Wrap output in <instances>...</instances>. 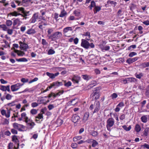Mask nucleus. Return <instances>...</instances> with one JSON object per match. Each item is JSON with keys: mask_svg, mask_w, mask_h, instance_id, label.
<instances>
[{"mask_svg": "<svg viewBox=\"0 0 149 149\" xmlns=\"http://www.w3.org/2000/svg\"><path fill=\"white\" fill-rule=\"evenodd\" d=\"M100 87H98L95 88L93 90V93L90 95V97L92 98V101H94L98 99L100 97Z\"/></svg>", "mask_w": 149, "mask_h": 149, "instance_id": "f257e3e1", "label": "nucleus"}, {"mask_svg": "<svg viewBox=\"0 0 149 149\" xmlns=\"http://www.w3.org/2000/svg\"><path fill=\"white\" fill-rule=\"evenodd\" d=\"M86 39H82L81 45L85 49H88L90 47L93 48L95 45L93 43H90Z\"/></svg>", "mask_w": 149, "mask_h": 149, "instance_id": "f03ea898", "label": "nucleus"}, {"mask_svg": "<svg viewBox=\"0 0 149 149\" xmlns=\"http://www.w3.org/2000/svg\"><path fill=\"white\" fill-rule=\"evenodd\" d=\"M61 32L57 31L54 33L50 36H48L49 39H51L52 41H56L57 39H60L62 36Z\"/></svg>", "mask_w": 149, "mask_h": 149, "instance_id": "7ed1b4c3", "label": "nucleus"}, {"mask_svg": "<svg viewBox=\"0 0 149 149\" xmlns=\"http://www.w3.org/2000/svg\"><path fill=\"white\" fill-rule=\"evenodd\" d=\"M107 129L109 130V129L112 127L114 124V119L112 118H109L107 120Z\"/></svg>", "mask_w": 149, "mask_h": 149, "instance_id": "20e7f679", "label": "nucleus"}, {"mask_svg": "<svg viewBox=\"0 0 149 149\" xmlns=\"http://www.w3.org/2000/svg\"><path fill=\"white\" fill-rule=\"evenodd\" d=\"M15 1L18 6H27L29 5L27 0H22V1L18 0Z\"/></svg>", "mask_w": 149, "mask_h": 149, "instance_id": "39448f33", "label": "nucleus"}, {"mask_svg": "<svg viewBox=\"0 0 149 149\" xmlns=\"http://www.w3.org/2000/svg\"><path fill=\"white\" fill-rule=\"evenodd\" d=\"M23 84H21L19 83L12 85L11 86V90L12 91H15L18 90L20 88V86L23 85Z\"/></svg>", "mask_w": 149, "mask_h": 149, "instance_id": "423d86ee", "label": "nucleus"}, {"mask_svg": "<svg viewBox=\"0 0 149 149\" xmlns=\"http://www.w3.org/2000/svg\"><path fill=\"white\" fill-rule=\"evenodd\" d=\"M64 92V91L62 90L59 91L56 94H55L53 92H51L48 95V97L50 98L52 97H56L57 96H60L61 94H63Z\"/></svg>", "mask_w": 149, "mask_h": 149, "instance_id": "0eeeda50", "label": "nucleus"}, {"mask_svg": "<svg viewBox=\"0 0 149 149\" xmlns=\"http://www.w3.org/2000/svg\"><path fill=\"white\" fill-rule=\"evenodd\" d=\"M19 42V44L20 45V49L24 51H26V49L28 48V45L21 41Z\"/></svg>", "mask_w": 149, "mask_h": 149, "instance_id": "6e6552de", "label": "nucleus"}, {"mask_svg": "<svg viewBox=\"0 0 149 149\" xmlns=\"http://www.w3.org/2000/svg\"><path fill=\"white\" fill-rule=\"evenodd\" d=\"M38 18V13H35L33 14L32 17L30 20L31 23H34L36 21V19Z\"/></svg>", "mask_w": 149, "mask_h": 149, "instance_id": "1a4fd4ad", "label": "nucleus"}, {"mask_svg": "<svg viewBox=\"0 0 149 149\" xmlns=\"http://www.w3.org/2000/svg\"><path fill=\"white\" fill-rule=\"evenodd\" d=\"M10 15L15 16H17L18 15H20L24 17H25L28 15L27 14L25 13L24 12V13H23V14H22L20 13H17L16 11H14L13 12L10 13Z\"/></svg>", "mask_w": 149, "mask_h": 149, "instance_id": "9d476101", "label": "nucleus"}, {"mask_svg": "<svg viewBox=\"0 0 149 149\" xmlns=\"http://www.w3.org/2000/svg\"><path fill=\"white\" fill-rule=\"evenodd\" d=\"M125 106L124 103L123 102H120L116 106V108L115 109V111L116 112H118L120 110V107H122Z\"/></svg>", "mask_w": 149, "mask_h": 149, "instance_id": "9b49d317", "label": "nucleus"}, {"mask_svg": "<svg viewBox=\"0 0 149 149\" xmlns=\"http://www.w3.org/2000/svg\"><path fill=\"white\" fill-rule=\"evenodd\" d=\"M59 72H58L55 74L50 73L49 72H46V74L50 78L53 79L55 78V77L57 76L59 74Z\"/></svg>", "mask_w": 149, "mask_h": 149, "instance_id": "f8f14e48", "label": "nucleus"}, {"mask_svg": "<svg viewBox=\"0 0 149 149\" xmlns=\"http://www.w3.org/2000/svg\"><path fill=\"white\" fill-rule=\"evenodd\" d=\"M7 111L4 109H2L1 111V114L3 116H5L6 118H9V110L7 108Z\"/></svg>", "mask_w": 149, "mask_h": 149, "instance_id": "ddd939ff", "label": "nucleus"}, {"mask_svg": "<svg viewBox=\"0 0 149 149\" xmlns=\"http://www.w3.org/2000/svg\"><path fill=\"white\" fill-rule=\"evenodd\" d=\"M80 119L79 116L76 114L72 116V120L74 123H76L78 122Z\"/></svg>", "mask_w": 149, "mask_h": 149, "instance_id": "4468645a", "label": "nucleus"}, {"mask_svg": "<svg viewBox=\"0 0 149 149\" xmlns=\"http://www.w3.org/2000/svg\"><path fill=\"white\" fill-rule=\"evenodd\" d=\"M138 58V57H135L132 58H129L127 60L126 62L129 64H130L137 61Z\"/></svg>", "mask_w": 149, "mask_h": 149, "instance_id": "2eb2a0df", "label": "nucleus"}, {"mask_svg": "<svg viewBox=\"0 0 149 149\" xmlns=\"http://www.w3.org/2000/svg\"><path fill=\"white\" fill-rule=\"evenodd\" d=\"M27 124V125L31 126V129H32L33 127V126L35 125V124L33 122H32V120H31L30 119H29L25 122Z\"/></svg>", "mask_w": 149, "mask_h": 149, "instance_id": "dca6fc26", "label": "nucleus"}, {"mask_svg": "<svg viewBox=\"0 0 149 149\" xmlns=\"http://www.w3.org/2000/svg\"><path fill=\"white\" fill-rule=\"evenodd\" d=\"M13 126L14 128L16 129H17L19 127H22V129L24 128V126L23 125L18 124L17 123H15L13 124Z\"/></svg>", "mask_w": 149, "mask_h": 149, "instance_id": "f3484780", "label": "nucleus"}, {"mask_svg": "<svg viewBox=\"0 0 149 149\" xmlns=\"http://www.w3.org/2000/svg\"><path fill=\"white\" fill-rule=\"evenodd\" d=\"M0 28H2L4 31H7V33L9 34V29L6 25H0Z\"/></svg>", "mask_w": 149, "mask_h": 149, "instance_id": "a211bd4d", "label": "nucleus"}, {"mask_svg": "<svg viewBox=\"0 0 149 149\" xmlns=\"http://www.w3.org/2000/svg\"><path fill=\"white\" fill-rule=\"evenodd\" d=\"M80 77L78 76H74L72 78V80L74 83H78Z\"/></svg>", "mask_w": 149, "mask_h": 149, "instance_id": "6ab92c4d", "label": "nucleus"}, {"mask_svg": "<svg viewBox=\"0 0 149 149\" xmlns=\"http://www.w3.org/2000/svg\"><path fill=\"white\" fill-rule=\"evenodd\" d=\"M0 89L3 91H9V86L8 85L6 86L0 85Z\"/></svg>", "mask_w": 149, "mask_h": 149, "instance_id": "aec40b11", "label": "nucleus"}, {"mask_svg": "<svg viewBox=\"0 0 149 149\" xmlns=\"http://www.w3.org/2000/svg\"><path fill=\"white\" fill-rule=\"evenodd\" d=\"M82 77L86 81L91 79L92 77V76L87 74L82 75Z\"/></svg>", "mask_w": 149, "mask_h": 149, "instance_id": "412c9836", "label": "nucleus"}, {"mask_svg": "<svg viewBox=\"0 0 149 149\" xmlns=\"http://www.w3.org/2000/svg\"><path fill=\"white\" fill-rule=\"evenodd\" d=\"M140 67L141 68H144L149 66V61L147 62L142 63L140 65Z\"/></svg>", "mask_w": 149, "mask_h": 149, "instance_id": "4be33fe9", "label": "nucleus"}, {"mask_svg": "<svg viewBox=\"0 0 149 149\" xmlns=\"http://www.w3.org/2000/svg\"><path fill=\"white\" fill-rule=\"evenodd\" d=\"M89 116V113L88 112H86L84 113L83 120L86 121L88 119V118Z\"/></svg>", "mask_w": 149, "mask_h": 149, "instance_id": "5701e85b", "label": "nucleus"}, {"mask_svg": "<svg viewBox=\"0 0 149 149\" xmlns=\"http://www.w3.org/2000/svg\"><path fill=\"white\" fill-rule=\"evenodd\" d=\"M17 11L16 12L17 13H23L24 12V9L23 7H19L17 9Z\"/></svg>", "mask_w": 149, "mask_h": 149, "instance_id": "b1692460", "label": "nucleus"}, {"mask_svg": "<svg viewBox=\"0 0 149 149\" xmlns=\"http://www.w3.org/2000/svg\"><path fill=\"white\" fill-rule=\"evenodd\" d=\"M35 30L33 29H31L28 30L26 33L28 34H31L35 33H36Z\"/></svg>", "mask_w": 149, "mask_h": 149, "instance_id": "393cba45", "label": "nucleus"}, {"mask_svg": "<svg viewBox=\"0 0 149 149\" xmlns=\"http://www.w3.org/2000/svg\"><path fill=\"white\" fill-rule=\"evenodd\" d=\"M15 52L17 53L19 56H23L24 54V52L16 49H15Z\"/></svg>", "mask_w": 149, "mask_h": 149, "instance_id": "a878e982", "label": "nucleus"}, {"mask_svg": "<svg viewBox=\"0 0 149 149\" xmlns=\"http://www.w3.org/2000/svg\"><path fill=\"white\" fill-rule=\"evenodd\" d=\"M83 36H88V38H85V39H86V40H90V38L91 37V35H90V33L89 32L87 31V32H86L85 33H84L83 35Z\"/></svg>", "mask_w": 149, "mask_h": 149, "instance_id": "bb28decb", "label": "nucleus"}, {"mask_svg": "<svg viewBox=\"0 0 149 149\" xmlns=\"http://www.w3.org/2000/svg\"><path fill=\"white\" fill-rule=\"evenodd\" d=\"M101 10V8L99 6H95L93 10V11L95 14L97 13V12H99Z\"/></svg>", "mask_w": 149, "mask_h": 149, "instance_id": "cd10ccee", "label": "nucleus"}, {"mask_svg": "<svg viewBox=\"0 0 149 149\" xmlns=\"http://www.w3.org/2000/svg\"><path fill=\"white\" fill-rule=\"evenodd\" d=\"M16 60L18 62H27L28 60L25 58H22L19 59L16 58Z\"/></svg>", "mask_w": 149, "mask_h": 149, "instance_id": "c85d7f7f", "label": "nucleus"}, {"mask_svg": "<svg viewBox=\"0 0 149 149\" xmlns=\"http://www.w3.org/2000/svg\"><path fill=\"white\" fill-rule=\"evenodd\" d=\"M21 117L25 119V122L29 119L26 116V114L25 112L21 114Z\"/></svg>", "mask_w": 149, "mask_h": 149, "instance_id": "c756f323", "label": "nucleus"}, {"mask_svg": "<svg viewBox=\"0 0 149 149\" xmlns=\"http://www.w3.org/2000/svg\"><path fill=\"white\" fill-rule=\"evenodd\" d=\"M67 15V12L64 10H62L59 16L60 17H63Z\"/></svg>", "mask_w": 149, "mask_h": 149, "instance_id": "7c9ffc66", "label": "nucleus"}, {"mask_svg": "<svg viewBox=\"0 0 149 149\" xmlns=\"http://www.w3.org/2000/svg\"><path fill=\"white\" fill-rule=\"evenodd\" d=\"M72 27H67L64 29L63 31L64 33H67L68 31H72Z\"/></svg>", "mask_w": 149, "mask_h": 149, "instance_id": "2f4dec72", "label": "nucleus"}, {"mask_svg": "<svg viewBox=\"0 0 149 149\" xmlns=\"http://www.w3.org/2000/svg\"><path fill=\"white\" fill-rule=\"evenodd\" d=\"M72 85L71 82L70 81H68V82H66V81H64V85L65 86L68 87Z\"/></svg>", "mask_w": 149, "mask_h": 149, "instance_id": "473e14b6", "label": "nucleus"}, {"mask_svg": "<svg viewBox=\"0 0 149 149\" xmlns=\"http://www.w3.org/2000/svg\"><path fill=\"white\" fill-rule=\"evenodd\" d=\"M141 121L144 123H146L147 120V118L146 116H142L141 118Z\"/></svg>", "mask_w": 149, "mask_h": 149, "instance_id": "72a5a7b5", "label": "nucleus"}, {"mask_svg": "<svg viewBox=\"0 0 149 149\" xmlns=\"http://www.w3.org/2000/svg\"><path fill=\"white\" fill-rule=\"evenodd\" d=\"M122 127L124 130L126 131H130L131 128V125H130L128 127H127L126 125H124L122 126Z\"/></svg>", "mask_w": 149, "mask_h": 149, "instance_id": "f704fd0d", "label": "nucleus"}, {"mask_svg": "<svg viewBox=\"0 0 149 149\" xmlns=\"http://www.w3.org/2000/svg\"><path fill=\"white\" fill-rule=\"evenodd\" d=\"M38 110L34 109H33L31 110L30 112L31 114L32 115H35L37 113Z\"/></svg>", "mask_w": 149, "mask_h": 149, "instance_id": "c9c22d12", "label": "nucleus"}, {"mask_svg": "<svg viewBox=\"0 0 149 149\" xmlns=\"http://www.w3.org/2000/svg\"><path fill=\"white\" fill-rule=\"evenodd\" d=\"M135 129L136 131L137 132H139L141 130V128L139 125L136 124V125Z\"/></svg>", "mask_w": 149, "mask_h": 149, "instance_id": "e433bc0d", "label": "nucleus"}, {"mask_svg": "<svg viewBox=\"0 0 149 149\" xmlns=\"http://www.w3.org/2000/svg\"><path fill=\"white\" fill-rule=\"evenodd\" d=\"M135 75L136 78L140 79L141 77L143 76V74L142 73H140L139 74L136 73L135 74Z\"/></svg>", "mask_w": 149, "mask_h": 149, "instance_id": "4c0bfd02", "label": "nucleus"}, {"mask_svg": "<svg viewBox=\"0 0 149 149\" xmlns=\"http://www.w3.org/2000/svg\"><path fill=\"white\" fill-rule=\"evenodd\" d=\"M91 134L93 136L95 137L97 136L98 133L97 132L93 130L91 132Z\"/></svg>", "mask_w": 149, "mask_h": 149, "instance_id": "58836bf2", "label": "nucleus"}, {"mask_svg": "<svg viewBox=\"0 0 149 149\" xmlns=\"http://www.w3.org/2000/svg\"><path fill=\"white\" fill-rule=\"evenodd\" d=\"M149 128H146L143 131V134L145 136H147L149 132L148 129Z\"/></svg>", "mask_w": 149, "mask_h": 149, "instance_id": "ea45409f", "label": "nucleus"}, {"mask_svg": "<svg viewBox=\"0 0 149 149\" xmlns=\"http://www.w3.org/2000/svg\"><path fill=\"white\" fill-rule=\"evenodd\" d=\"M12 141L17 143L18 141V140L17 137V136L16 135H13L12 137Z\"/></svg>", "mask_w": 149, "mask_h": 149, "instance_id": "a19ab883", "label": "nucleus"}, {"mask_svg": "<svg viewBox=\"0 0 149 149\" xmlns=\"http://www.w3.org/2000/svg\"><path fill=\"white\" fill-rule=\"evenodd\" d=\"M58 81H56L53 82L52 84L54 88H56L57 87L59 86Z\"/></svg>", "mask_w": 149, "mask_h": 149, "instance_id": "79ce46f5", "label": "nucleus"}, {"mask_svg": "<svg viewBox=\"0 0 149 149\" xmlns=\"http://www.w3.org/2000/svg\"><path fill=\"white\" fill-rule=\"evenodd\" d=\"M56 122L58 125H60L62 124L63 121L61 119H57V120H56Z\"/></svg>", "mask_w": 149, "mask_h": 149, "instance_id": "37998d69", "label": "nucleus"}, {"mask_svg": "<svg viewBox=\"0 0 149 149\" xmlns=\"http://www.w3.org/2000/svg\"><path fill=\"white\" fill-rule=\"evenodd\" d=\"M82 137L81 136H76L73 138L74 141H76L77 140H79L81 139Z\"/></svg>", "mask_w": 149, "mask_h": 149, "instance_id": "c03bdc74", "label": "nucleus"}, {"mask_svg": "<svg viewBox=\"0 0 149 149\" xmlns=\"http://www.w3.org/2000/svg\"><path fill=\"white\" fill-rule=\"evenodd\" d=\"M18 1V0H14L11 3V6L13 8H15L16 7V6L15 4V3H16V2L15 1Z\"/></svg>", "mask_w": 149, "mask_h": 149, "instance_id": "a18cd8bd", "label": "nucleus"}, {"mask_svg": "<svg viewBox=\"0 0 149 149\" xmlns=\"http://www.w3.org/2000/svg\"><path fill=\"white\" fill-rule=\"evenodd\" d=\"M36 118L41 119L43 118V116L42 113H40L38 114V116L35 117Z\"/></svg>", "mask_w": 149, "mask_h": 149, "instance_id": "49530a36", "label": "nucleus"}, {"mask_svg": "<svg viewBox=\"0 0 149 149\" xmlns=\"http://www.w3.org/2000/svg\"><path fill=\"white\" fill-rule=\"evenodd\" d=\"M94 105L95 107H100L99 102L97 100L95 101Z\"/></svg>", "mask_w": 149, "mask_h": 149, "instance_id": "de8ad7c7", "label": "nucleus"}, {"mask_svg": "<svg viewBox=\"0 0 149 149\" xmlns=\"http://www.w3.org/2000/svg\"><path fill=\"white\" fill-rule=\"evenodd\" d=\"M55 53V51L54 50L52 49H50L49 50L48 54L49 55H51L54 54Z\"/></svg>", "mask_w": 149, "mask_h": 149, "instance_id": "09e8293b", "label": "nucleus"}, {"mask_svg": "<svg viewBox=\"0 0 149 149\" xmlns=\"http://www.w3.org/2000/svg\"><path fill=\"white\" fill-rule=\"evenodd\" d=\"M98 142L95 140H93V143L92 144V146L93 147H95V146L98 144Z\"/></svg>", "mask_w": 149, "mask_h": 149, "instance_id": "8fccbe9b", "label": "nucleus"}, {"mask_svg": "<svg viewBox=\"0 0 149 149\" xmlns=\"http://www.w3.org/2000/svg\"><path fill=\"white\" fill-rule=\"evenodd\" d=\"M38 105V104L36 102H33L31 104V106L33 108H34L37 107Z\"/></svg>", "mask_w": 149, "mask_h": 149, "instance_id": "3c124183", "label": "nucleus"}, {"mask_svg": "<svg viewBox=\"0 0 149 149\" xmlns=\"http://www.w3.org/2000/svg\"><path fill=\"white\" fill-rule=\"evenodd\" d=\"M127 78V81L130 82H134L135 80V79L132 77Z\"/></svg>", "mask_w": 149, "mask_h": 149, "instance_id": "603ef678", "label": "nucleus"}, {"mask_svg": "<svg viewBox=\"0 0 149 149\" xmlns=\"http://www.w3.org/2000/svg\"><path fill=\"white\" fill-rule=\"evenodd\" d=\"M137 54V53L134 52H132L130 53L129 54V56L130 57H132Z\"/></svg>", "mask_w": 149, "mask_h": 149, "instance_id": "864d4df0", "label": "nucleus"}, {"mask_svg": "<svg viewBox=\"0 0 149 149\" xmlns=\"http://www.w3.org/2000/svg\"><path fill=\"white\" fill-rule=\"evenodd\" d=\"M80 12L78 10H75L74 12V13L75 14V15L77 16H79L80 15Z\"/></svg>", "mask_w": 149, "mask_h": 149, "instance_id": "5fc2aeb1", "label": "nucleus"}, {"mask_svg": "<svg viewBox=\"0 0 149 149\" xmlns=\"http://www.w3.org/2000/svg\"><path fill=\"white\" fill-rule=\"evenodd\" d=\"M118 95L116 93H114L112 94L111 97L112 99H115L117 97Z\"/></svg>", "mask_w": 149, "mask_h": 149, "instance_id": "6e6d98bb", "label": "nucleus"}, {"mask_svg": "<svg viewBox=\"0 0 149 149\" xmlns=\"http://www.w3.org/2000/svg\"><path fill=\"white\" fill-rule=\"evenodd\" d=\"M11 132L13 134H17V131L14 129H12L11 130Z\"/></svg>", "mask_w": 149, "mask_h": 149, "instance_id": "4d7b16f0", "label": "nucleus"}, {"mask_svg": "<svg viewBox=\"0 0 149 149\" xmlns=\"http://www.w3.org/2000/svg\"><path fill=\"white\" fill-rule=\"evenodd\" d=\"M29 79H25V78H22L21 79V81L23 83H26L28 81Z\"/></svg>", "mask_w": 149, "mask_h": 149, "instance_id": "13d9d810", "label": "nucleus"}, {"mask_svg": "<svg viewBox=\"0 0 149 149\" xmlns=\"http://www.w3.org/2000/svg\"><path fill=\"white\" fill-rule=\"evenodd\" d=\"M53 30L52 29H48V30L47 31V33H48V35L47 36L48 37V36H50L51 33L53 32Z\"/></svg>", "mask_w": 149, "mask_h": 149, "instance_id": "bf43d9fd", "label": "nucleus"}, {"mask_svg": "<svg viewBox=\"0 0 149 149\" xmlns=\"http://www.w3.org/2000/svg\"><path fill=\"white\" fill-rule=\"evenodd\" d=\"M75 99H74L70 101L71 105H74L77 103V102L75 101Z\"/></svg>", "mask_w": 149, "mask_h": 149, "instance_id": "052dcab7", "label": "nucleus"}, {"mask_svg": "<svg viewBox=\"0 0 149 149\" xmlns=\"http://www.w3.org/2000/svg\"><path fill=\"white\" fill-rule=\"evenodd\" d=\"M107 4L110 3V4H114L115 5H116L117 4V3L116 2H114V1H107Z\"/></svg>", "mask_w": 149, "mask_h": 149, "instance_id": "680f3d73", "label": "nucleus"}, {"mask_svg": "<svg viewBox=\"0 0 149 149\" xmlns=\"http://www.w3.org/2000/svg\"><path fill=\"white\" fill-rule=\"evenodd\" d=\"M54 108V106L53 104H49L48 106V108L49 109V110H50L52 109L53 108Z\"/></svg>", "mask_w": 149, "mask_h": 149, "instance_id": "e2e57ef3", "label": "nucleus"}, {"mask_svg": "<svg viewBox=\"0 0 149 149\" xmlns=\"http://www.w3.org/2000/svg\"><path fill=\"white\" fill-rule=\"evenodd\" d=\"M95 4H96L95 2L94 1H91V4L90 6H91V7H95V6H96Z\"/></svg>", "mask_w": 149, "mask_h": 149, "instance_id": "0e129e2a", "label": "nucleus"}, {"mask_svg": "<svg viewBox=\"0 0 149 149\" xmlns=\"http://www.w3.org/2000/svg\"><path fill=\"white\" fill-rule=\"evenodd\" d=\"M141 146L143 147V148H146L149 149V145L146 143H144L143 145Z\"/></svg>", "mask_w": 149, "mask_h": 149, "instance_id": "69168bd1", "label": "nucleus"}, {"mask_svg": "<svg viewBox=\"0 0 149 149\" xmlns=\"http://www.w3.org/2000/svg\"><path fill=\"white\" fill-rule=\"evenodd\" d=\"M71 147L73 148H76L77 147V144L75 143H73L71 144Z\"/></svg>", "mask_w": 149, "mask_h": 149, "instance_id": "338daca9", "label": "nucleus"}, {"mask_svg": "<svg viewBox=\"0 0 149 149\" xmlns=\"http://www.w3.org/2000/svg\"><path fill=\"white\" fill-rule=\"evenodd\" d=\"M100 107H95V109L93 112V113H94L98 111L100 109Z\"/></svg>", "mask_w": 149, "mask_h": 149, "instance_id": "774afa93", "label": "nucleus"}]
</instances>
